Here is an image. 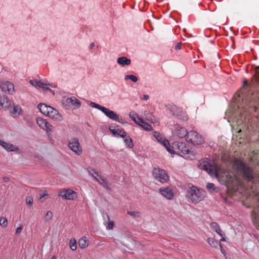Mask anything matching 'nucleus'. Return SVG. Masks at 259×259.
Masks as SVG:
<instances>
[{"label":"nucleus","instance_id":"nucleus-1","mask_svg":"<svg viewBox=\"0 0 259 259\" xmlns=\"http://www.w3.org/2000/svg\"><path fill=\"white\" fill-rule=\"evenodd\" d=\"M238 108V114L240 115V119L242 121H246L248 113L259 112V98L255 99L254 96L252 95L248 98L243 99L242 103Z\"/></svg>","mask_w":259,"mask_h":259},{"label":"nucleus","instance_id":"nucleus-2","mask_svg":"<svg viewBox=\"0 0 259 259\" xmlns=\"http://www.w3.org/2000/svg\"><path fill=\"white\" fill-rule=\"evenodd\" d=\"M234 168L236 170V174L241 176L244 180L250 182L254 178V174L252 168L248 166L240 159L236 158L234 160Z\"/></svg>","mask_w":259,"mask_h":259},{"label":"nucleus","instance_id":"nucleus-3","mask_svg":"<svg viewBox=\"0 0 259 259\" xmlns=\"http://www.w3.org/2000/svg\"><path fill=\"white\" fill-rule=\"evenodd\" d=\"M205 196V191L201 189H198L195 186H192L187 191L186 198L188 202L192 203H197L202 200Z\"/></svg>","mask_w":259,"mask_h":259},{"label":"nucleus","instance_id":"nucleus-4","mask_svg":"<svg viewBox=\"0 0 259 259\" xmlns=\"http://www.w3.org/2000/svg\"><path fill=\"white\" fill-rule=\"evenodd\" d=\"M199 168L205 170L211 177L219 178V167L214 164H212L208 159H201L198 163Z\"/></svg>","mask_w":259,"mask_h":259},{"label":"nucleus","instance_id":"nucleus-5","mask_svg":"<svg viewBox=\"0 0 259 259\" xmlns=\"http://www.w3.org/2000/svg\"><path fill=\"white\" fill-rule=\"evenodd\" d=\"M168 152L171 154L183 156L188 154L190 152V150L187 147L185 143L176 141L171 144V150L168 149Z\"/></svg>","mask_w":259,"mask_h":259},{"label":"nucleus","instance_id":"nucleus-6","mask_svg":"<svg viewBox=\"0 0 259 259\" xmlns=\"http://www.w3.org/2000/svg\"><path fill=\"white\" fill-rule=\"evenodd\" d=\"M186 141L193 145H200L204 143L202 136L197 132L193 131L188 132Z\"/></svg>","mask_w":259,"mask_h":259},{"label":"nucleus","instance_id":"nucleus-7","mask_svg":"<svg viewBox=\"0 0 259 259\" xmlns=\"http://www.w3.org/2000/svg\"><path fill=\"white\" fill-rule=\"evenodd\" d=\"M68 146L77 155H80L82 153V148L77 138L71 139L68 142Z\"/></svg>","mask_w":259,"mask_h":259},{"label":"nucleus","instance_id":"nucleus-8","mask_svg":"<svg viewBox=\"0 0 259 259\" xmlns=\"http://www.w3.org/2000/svg\"><path fill=\"white\" fill-rule=\"evenodd\" d=\"M153 175L156 179L162 183H165L168 180V176L165 171L158 167L153 169Z\"/></svg>","mask_w":259,"mask_h":259},{"label":"nucleus","instance_id":"nucleus-9","mask_svg":"<svg viewBox=\"0 0 259 259\" xmlns=\"http://www.w3.org/2000/svg\"><path fill=\"white\" fill-rule=\"evenodd\" d=\"M168 110L169 113L173 116L177 117L178 119L187 120L188 119L187 116L185 113L181 111L180 109L176 106H171L169 107Z\"/></svg>","mask_w":259,"mask_h":259},{"label":"nucleus","instance_id":"nucleus-10","mask_svg":"<svg viewBox=\"0 0 259 259\" xmlns=\"http://www.w3.org/2000/svg\"><path fill=\"white\" fill-rule=\"evenodd\" d=\"M58 195L65 200H74L77 198L76 192L70 189L61 190Z\"/></svg>","mask_w":259,"mask_h":259},{"label":"nucleus","instance_id":"nucleus-11","mask_svg":"<svg viewBox=\"0 0 259 259\" xmlns=\"http://www.w3.org/2000/svg\"><path fill=\"white\" fill-rule=\"evenodd\" d=\"M118 125L115 124H111L109 126V131L114 136H119L122 138H124L126 136V133L123 128L120 129Z\"/></svg>","mask_w":259,"mask_h":259},{"label":"nucleus","instance_id":"nucleus-12","mask_svg":"<svg viewBox=\"0 0 259 259\" xmlns=\"http://www.w3.org/2000/svg\"><path fill=\"white\" fill-rule=\"evenodd\" d=\"M102 112H103L110 119L118 121L119 123H122V119L119 118V115L114 111L110 110L109 109L104 107Z\"/></svg>","mask_w":259,"mask_h":259},{"label":"nucleus","instance_id":"nucleus-13","mask_svg":"<svg viewBox=\"0 0 259 259\" xmlns=\"http://www.w3.org/2000/svg\"><path fill=\"white\" fill-rule=\"evenodd\" d=\"M0 88L2 91L5 93L12 94L15 92L14 85L9 81L2 82Z\"/></svg>","mask_w":259,"mask_h":259},{"label":"nucleus","instance_id":"nucleus-14","mask_svg":"<svg viewBox=\"0 0 259 259\" xmlns=\"http://www.w3.org/2000/svg\"><path fill=\"white\" fill-rule=\"evenodd\" d=\"M175 127L176 129L175 134L177 135V136L180 138H183L185 137L186 139V137L188 134L187 130L185 127H182L180 124L177 123L175 125Z\"/></svg>","mask_w":259,"mask_h":259},{"label":"nucleus","instance_id":"nucleus-15","mask_svg":"<svg viewBox=\"0 0 259 259\" xmlns=\"http://www.w3.org/2000/svg\"><path fill=\"white\" fill-rule=\"evenodd\" d=\"M38 125L47 132H52V125L47 121L46 119L42 118H38L36 120Z\"/></svg>","mask_w":259,"mask_h":259},{"label":"nucleus","instance_id":"nucleus-16","mask_svg":"<svg viewBox=\"0 0 259 259\" xmlns=\"http://www.w3.org/2000/svg\"><path fill=\"white\" fill-rule=\"evenodd\" d=\"M159 193L168 200L172 199L174 196V192L170 187L160 188Z\"/></svg>","mask_w":259,"mask_h":259},{"label":"nucleus","instance_id":"nucleus-17","mask_svg":"<svg viewBox=\"0 0 259 259\" xmlns=\"http://www.w3.org/2000/svg\"><path fill=\"white\" fill-rule=\"evenodd\" d=\"M47 116L55 121H61L63 119L62 115L53 107H52V110L50 111Z\"/></svg>","mask_w":259,"mask_h":259},{"label":"nucleus","instance_id":"nucleus-18","mask_svg":"<svg viewBox=\"0 0 259 259\" xmlns=\"http://www.w3.org/2000/svg\"><path fill=\"white\" fill-rule=\"evenodd\" d=\"M0 145L5 148L8 151H17L19 148L12 144L0 140Z\"/></svg>","mask_w":259,"mask_h":259},{"label":"nucleus","instance_id":"nucleus-19","mask_svg":"<svg viewBox=\"0 0 259 259\" xmlns=\"http://www.w3.org/2000/svg\"><path fill=\"white\" fill-rule=\"evenodd\" d=\"M10 105V102L5 95H0V109L8 108Z\"/></svg>","mask_w":259,"mask_h":259},{"label":"nucleus","instance_id":"nucleus-20","mask_svg":"<svg viewBox=\"0 0 259 259\" xmlns=\"http://www.w3.org/2000/svg\"><path fill=\"white\" fill-rule=\"evenodd\" d=\"M37 107L40 112L46 116H48L50 111L52 110L51 106H47L46 104L42 103L39 104Z\"/></svg>","mask_w":259,"mask_h":259},{"label":"nucleus","instance_id":"nucleus-21","mask_svg":"<svg viewBox=\"0 0 259 259\" xmlns=\"http://www.w3.org/2000/svg\"><path fill=\"white\" fill-rule=\"evenodd\" d=\"M29 82L30 84L34 87H38L40 88L42 87V85H50L52 88L55 87V85H53V84L47 83L46 82H41L36 80H30Z\"/></svg>","mask_w":259,"mask_h":259},{"label":"nucleus","instance_id":"nucleus-22","mask_svg":"<svg viewBox=\"0 0 259 259\" xmlns=\"http://www.w3.org/2000/svg\"><path fill=\"white\" fill-rule=\"evenodd\" d=\"M66 102L68 104H71L77 107H79L80 106V101L74 97L68 98L66 100Z\"/></svg>","mask_w":259,"mask_h":259},{"label":"nucleus","instance_id":"nucleus-23","mask_svg":"<svg viewBox=\"0 0 259 259\" xmlns=\"http://www.w3.org/2000/svg\"><path fill=\"white\" fill-rule=\"evenodd\" d=\"M117 62L120 65L124 66L125 65H130L131 61L130 59H128L125 57H121L118 58Z\"/></svg>","mask_w":259,"mask_h":259},{"label":"nucleus","instance_id":"nucleus-24","mask_svg":"<svg viewBox=\"0 0 259 259\" xmlns=\"http://www.w3.org/2000/svg\"><path fill=\"white\" fill-rule=\"evenodd\" d=\"M139 120V123L138 124L142 127L145 130L147 131H151L152 130V127L151 125L145 122L141 118L138 117Z\"/></svg>","mask_w":259,"mask_h":259},{"label":"nucleus","instance_id":"nucleus-25","mask_svg":"<svg viewBox=\"0 0 259 259\" xmlns=\"http://www.w3.org/2000/svg\"><path fill=\"white\" fill-rule=\"evenodd\" d=\"M210 227L211 230L217 232L221 236H223L224 235V233L221 230L220 226L217 223L212 222L210 224Z\"/></svg>","mask_w":259,"mask_h":259},{"label":"nucleus","instance_id":"nucleus-26","mask_svg":"<svg viewBox=\"0 0 259 259\" xmlns=\"http://www.w3.org/2000/svg\"><path fill=\"white\" fill-rule=\"evenodd\" d=\"M10 112L11 114L14 115V116L16 117H18L21 112V107L18 105H14L12 109L11 110Z\"/></svg>","mask_w":259,"mask_h":259},{"label":"nucleus","instance_id":"nucleus-27","mask_svg":"<svg viewBox=\"0 0 259 259\" xmlns=\"http://www.w3.org/2000/svg\"><path fill=\"white\" fill-rule=\"evenodd\" d=\"M100 180H99L97 177H94V179L98 182L100 185L103 186L107 190H110V188L108 186V182L102 177H100Z\"/></svg>","mask_w":259,"mask_h":259},{"label":"nucleus","instance_id":"nucleus-28","mask_svg":"<svg viewBox=\"0 0 259 259\" xmlns=\"http://www.w3.org/2000/svg\"><path fill=\"white\" fill-rule=\"evenodd\" d=\"M88 240L86 237L80 238L78 241V246L81 248H85L88 246Z\"/></svg>","mask_w":259,"mask_h":259},{"label":"nucleus","instance_id":"nucleus-29","mask_svg":"<svg viewBox=\"0 0 259 259\" xmlns=\"http://www.w3.org/2000/svg\"><path fill=\"white\" fill-rule=\"evenodd\" d=\"M207 243L212 247L217 248L219 245V242L213 238H208Z\"/></svg>","mask_w":259,"mask_h":259},{"label":"nucleus","instance_id":"nucleus-30","mask_svg":"<svg viewBox=\"0 0 259 259\" xmlns=\"http://www.w3.org/2000/svg\"><path fill=\"white\" fill-rule=\"evenodd\" d=\"M124 142L127 146L130 148H132L133 147V141L131 138L130 136H125L124 137Z\"/></svg>","mask_w":259,"mask_h":259},{"label":"nucleus","instance_id":"nucleus-31","mask_svg":"<svg viewBox=\"0 0 259 259\" xmlns=\"http://www.w3.org/2000/svg\"><path fill=\"white\" fill-rule=\"evenodd\" d=\"M130 117L137 124H138L139 120L138 117H139L138 116V114L135 111H132L129 114Z\"/></svg>","mask_w":259,"mask_h":259},{"label":"nucleus","instance_id":"nucleus-32","mask_svg":"<svg viewBox=\"0 0 259 259\" xmlns=\"http://www.w3.org/2000/svg\"><path fill=\"white\" fill-rule=\"evenodd\" d=\"M69 247H70V248L73 251H74L76 249V248H77L76 242L74 238H71L70 240Z\"/></svg>","mask_w":259,"mask_h":259},{"label":"nucleus","instance_id":"nucleus-33","mask_svg":"<svg viewBox=\"0 0 259 259\" xmlns=\"http://www.w3.org/2000/svg\"><path fill=\"white\" fill-rule=\"evenodd\" d=\"M146 112L145 111L144 113L146 119L147 120L151 121L152 123H154L155 121V119L154 117L153 116L152 114L149 112H147V113H146Z\"/></svg>","mask_w":259,"mask_h":259},{"label":"nucleus","instance_id":"nucleus-34","mask_svg":"<svg viewBox=\"0 0 259 259\" xmlns=\"http://www.w3.org/2000/svg\"><path fill=\"white\" fill-rule=\"evenodd\" d=\"M88 171L89 172V173L94 178V177H97V176H98V177H100L99 175H98V173L97 171H96V170L91 167H89L88 168Z\"/></svg>","mask_w":259,"mask_h":259},{"label":"nucleus","instance_id":"nucleus-35","mask_svg":"<svg viewBox=\"0 0 259 259\" xmlns=\"http://www.w3.org/2000/svg\"><path fill=\"white\" fill-rule=\"evenodd\" d=\"M160 143L164 146L167 151L168 149L171 150V145H169V142L167 140L164 139Z\"/></svg>","mask_w":259,"mask_h":259},{"label":"nucleus","instance_id":"nucleus-36","mask_svg":"<svg viewBox=\"0 0 259 259\" xmlns=\"http://www.w3.org/2000/svg\"><path fill=\"white\" fill-rule=\"evenodd\" d=\"M127 214L133 216L135 218H139L141 217V213L139 211H127Z\"/></svg>","mask_w":259,"mask_h":259},{"label":"nucleus","instance_id":"nucleus-37","mask_svg":"<svg viewBox=\"0 0 259 259\" xmlns=\"http://www.w3.org/2000/svg\"><path fill=\"white\" fill-rule=\"evenodd\" d=\"M124 79L125 80L131 79L133 82H137L138 80L137 77L134 75H126L124 77Z\"/></svg>","mask_w":259,"mask_h":259},{"label":"nucleus","instance_id":"nucleus-38","mask_svg":"<svg viewBox=\"0 0 259 259\" xmlns=\"http://www.w3.org/2000/svg\"><path fill=\"white\" fill-rule=\"evenodd\" d=\"M25 201L26 204L29 206V207H31L33 202V199L32 196H28L26 197Z\"/></svg>","mask_w":259,"mask_h":259},{"label":"nucleus","instance_id":"nucleus-39","mask_svg":"<svg viewBox=\"0 0 259 259\" xmlns=\"http://www.w3.org/2000/svg\"><path fill=\"white\" fill-rule=\"evenodd\" d=\"M90 105L93 107V108H97L98 109V110H100L102 111L103 108V106H101L99 104H98L97 103H95L94 102H90Z\"/></svg>","mask_w":259,"mask_h":259},{"label":"nucleus","instance_id":"nucleus-40","mask_svg":"<svg viewBox=\"0 0 259 259\" xmlns=\"http://www.w3.org/2000/svg\"><path fill=\"white\" fill-rule=\"evenodd\" d=\"M153 136L156 139V140L159 142H161L162 140L164 139L161 137L160 134L157 132H154Z\"/></svg>","mask_w":259,"mask_h":259},{"label":"nucleus","instance_id":"nucleus-41","mask_svg":"<svg viewBox=\"0 0 259 259\" xmlns=\"http://www.w3.org/2000/svg\"><path fill=\"white\" fill-rule=\"evenodd\" d=\"M53 218V213L51 211H48L45 217V221L48 222L51 220Z\"/></svg>","mask_w":259,"mask_h":259},{"label":"nucleus","instance_id":"nucleus-42","mask_svg":"<svg viewBox=\"0 0 259 259\" xmlns=\"http://www.w3.org/2000/svg\"><path fill=\"white\" fill-rule=\"evenodd\" d=\"M8 221L6 218L4 217L0 218V225L5 228L7 226Z\"/></svg>","mask_w":259,"mask_h":259},{"label":"nucleus","instance_id":"nucleus-43","mask_svg":"<svg viewBox=\"0 0 259 259\" xmlns=\"http://www.w3.org/2000/svg\"><path fill=\"white\" fill-rule=\"evenodd\" d=\"M107 218H108V220H109V222L108 223V226H107V228L108 229H112L113 228V226H114V222L113 221H110V217L108 215H107Z\"/></svg>","mask_w":259,"mask_h":259},{"label":"nucleus","instance_id":"nucleus-44","mask_svg":"<svg viewBox=\"0 0 259 259\" xmlns=\"http://www.w3.org/2000/svg\"><path fill=\"white\" fill-rule=\"evenodd\" d=\"M206 188L208 190H210L211 189H214V185L213 183H208L206 185Z\"/></svg>","mask_w":259,"mask_h":259},{"label":"nucleus","instance_id":"nucleus-45","mask_svg":"<svg viewBox=\"0 0 259 259\" xmlns=\"http://www.w3.org/2000/svg\"><path fill=\"white\" fill-rule=\"evenodd\" d=\"M22 229H23V226L22 225H20V226L17 228L16 231V234H20L21 232Z\"/></svg>","mask_w":259,"mask_h":259},{"label":"nucleus","instance_id":"nucleus-46","mask_svg":"<svg viewBox=\"0 0 259 259\" xmlns=\"http://www.w3.org/2000/svg\"><path fill=\"white\" fill-rule=\"evenodd\" d=\"M48 196V194H44L42 195L40 198H39V200L41 202H43L44 201L46 198H47V197Z\"/></svg>","mask_w":259,"mask_h":259},{"label":"nucleus","instance_id":"nucleus-47","mask_svg":"<svg viewBox=\"0 0 259 259\" xmlns=\"http://www.w3.org/2000/svg\"><path fill=\"white\" fill-rule=\"evenodd\" d=\"M40 88H42L44 91H50L51 92H52L53 94H54V92L51 89H50L48 87H44V85H42V87H40Z\"/></svg>","mask_w":259,"mask_h":259},{"label":"nucleus","instance_id":"nucleus-48","mask_svg":"<svg viewBox=\"0 0 259 259\" xmlns=\"http://www.w3.org/2000/svg\"><path fill=\"white\" fill-rule=\"evenodd\" d=\"M181 42H178L177 45L175 46V49L177 50H180L181 49Z\"/></svg>","mask_w":259,"mask_h":259},{"label":"nucleus","instance_id":"nucleus-49","mask_svg":"<svg viewBox=\"0 0 259 259\" xmlns=\"http://www.w3.org/2000/svg\"><path fill=\"white\" fill-rule=\"evenodd\" d=\"M3 180L5 182H8L10 181V179L8 178V177H4L3 178Z\"/></svg>","mask_w":259,"mask_h":259},{"label":"nucleus","instance_id":"nucleus-50","mask_svg":"<svg viewBox=\"0 0 259 259\" xmlns=\"http://www.w3.org/2000/svg\"><path fill=\"white\" fill-rule=\"evenodd\" d=\"M224 236H225V234L224 233V235L223 236H222V238L220 240V242L225 241L226 240Z\"/></svg>","mask_w":259,"mask_h":259},{"label":"nucleus","instance_id":"nucleus-51","mask_svg":"<svg viewBox=\"0 0 259 259\" xmlns=\"http://www.w3.org/2000/svg\"><path fill=\"white\" fill-rule=\"evenodd\" d=\"M149 98V97L148 95H144L143 99L144 100H147Z\"/></svg>","mask_w":259,"mask_h":259},{"label":"nucleus","instance_id":"nucleus-52","mask_svg":"<svg viewBox=\"0 0 259 259\" xmlns=\"http://www.w3.org/2000/svg\"><path fill=\"white\" fill-rule=\"evenodd\" d=\"M95 46V44L94 42H92L90 44V47L91 49H92Z\"/></svg>","mask_w":259,"mask_h":259},{"label":"nucleus","instance_id":"nucleus-53","mask_svg":"<svg viewBox=\"0 0 259 259\" xmlns=\"http://www.w3.org/2000/svg\"><path fill=\"white\" fill-rule=\"evenodd\" d=\"M219 245H220V247H221V251H222V252H223V250L222 249L223 247H222V246L221 244V243H220V244H219Z\"/></svg>","mask_w":259,"mask_h":259},{"label":"nucleus","instance_id":"nucleus-54","mask_svg":"<svg viewBox=\"0 0 259 259\" xmlns=\"http://www.w3.org/2000/svg\"><path fill=\"white\" fill-rule=\"evenodd\" d=\"M243 82L244 84H247V81L246 80H245Z\"/></svg>","mask_w":259,"mask_h":259},{"label":"nucleus","instance_id":"nucleus-55","mask_svg":"<svg viewBox=\"0 0 259 259\" xmlns=\"http://www.w3.org/2000/svg\"><path fill=\"white\" fill-rule=\"evenodd\" d=\"M255 69H256V71L259 70V65L255 67Z\"/></svg>","mask_w":259,"mask_h":259},{"label":"nucleus","instance_id":"nucleus-56","mask_svg":"<svg viewBox=\"0 0 259 259\" xmlns=\"http://www.w3.org/2000/svg\"><path fill=\"white\" fill-rule=\"evenodd\" d=\"M50 259H56V257L55 256H53Z\"/></svg>","mask_w":259,"mask_h":259}]
</instances>
